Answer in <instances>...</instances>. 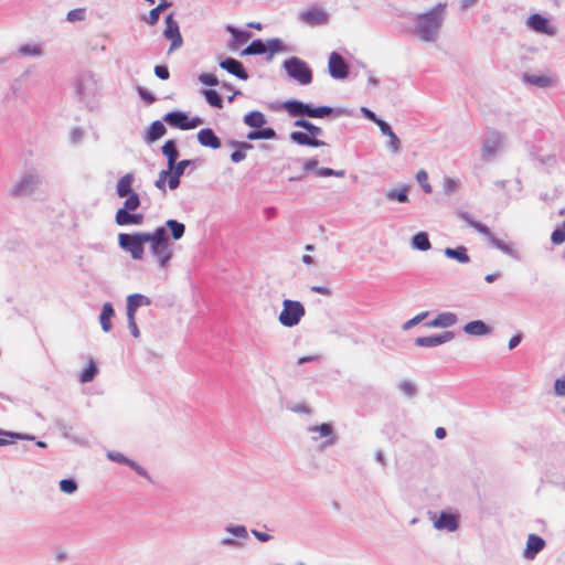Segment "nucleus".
<instances>
[{"mask_svg":"<svg viewBox=\"0 0 565 565\" xmlns=\"http://www.w3.org/2000/svg\"><path fill=\"white\" fill-rule=\"evenodd\" d=\"M140 206V199L136 192H132L127 195V199L124 203V209L128 211H136Z\"/></svg>","mask_w":565,"mask_h":565,"instance_id":"nucleus-39","label":"nucleus"},{"mask_svg":"<svg viewBox=\"0 0 565 565\" xmlns=\"http://www.w3.org/2000/svg\"><path fill=\"white\" fill-rule=\"evenodd\" d=\"M226 31L232 34L231 46L233 49H236L237 46L246 43L252 36L249 32L242 31L239 29L234 28L233 25H227Z\"/></svg>","mask_w":565,"mask_h":565,"instance_id":"nucleus-22","label":"nucleus"},{"mask_svg":"<svg viewBox=\"0 0 565 565\" xmlns=\"http://www.w3.org/2000/svg\"><path fill=\"white\" fill-rule=\"evenodd\" d=\"M454 339V333L450 331H446L443 334L437 335H428V337H419L415 340V344L418 347H437L445 342H448Z\"/></svg>","mask_w":565,"mask_h":565,"instance_id":"nucleus-14","label":"nucleus"},{"mask_svg":"<svg viewBox=\"0 0 565 565\" xmlns=\"http://www.w3.org/2000/svg\"><path fill=\"white\" fill-rule=\"evenodd\" d=\"M427 315H428L427 312H422V313L415 316L414 318H412L408 321H406L404 323L403 328L405 330L411 329L412 327H414L417 323H419L420 321H423L427 317Z\"/></svg>","mask_w":565,"mask_h":565,"instance_id":"nucleus-54","label":"nucleus"},{"mask_svg":"<svg viewBox=\"0 0 565 565\" xmlns=\"http://www.w3.org/2000/svg\"><path fill=\"white\" fill-rule=\"evenodd\" d=\"M203 95L206 99V102L215 107V108H222L223 107V102H222V98L220 97L218 93L214 89H206L203 92Z\"/></svg>","mask_w":565,"mask_h":565,"instance_id":"nucleus-37","label":"nucleus"},{"mask_svg":"<svg viewBox=\"0 0 565 565\" xmlns=\"http://www.w3.org/2000/svg\"><path fill=\"white\" fill-rule=\"evenodd\" d=\"M150 254L160 268H167L173 257V249L164 227L160 226L150 233Z\"/></svg>","mask_w":565,"mask_h":565,"instance_id":"nucleus-1","label":"nucleus"},{"mask_svg":"<svg viewBox=\"0 0 565 565\" xmlns=\"http://www.w3.org/2000/svg\"><path fill=\"white\" fill-rule=\"evenodd\" d=\"M220 66L223 70L227 71L230 74L235 75L239 79L245 81L248 78V74L245 71V68L243 67V64L235 58H231V57L225 58L220 62Z\"/></svg>","mask_w":565,"mask_h":565,"instance_id":"nucleus-16","label":"nucleus"},{"mask_svg":"<svg viewBox=\"0 0 565 565\" xmlns=\"http://www.w3.org/2000/svg\"><path fill=\"white\" fill-rule=\"evenodd\" d=\"M445 255L449 258H454L461 264H466L470 260L469 255L467 254V249L462 246L458 248H446Z\"/></svg>","mask_w":565,"mask_h":565,"instance_id":"nucleus-29","label":"nucleus"},{"mask_svg":"<svg viewBox=\"0 0 565 565\" xmlns=\"http://www.w3.org/2000/svg\"><path fill=\"white\" fill-rule=\"evenodd\" d=\"M160 14L161 12H159L157 8H153L150 10L148 15L142 17V21L150 25H154L159 21Z\"/></svg>","mask_w":565,"mask_h":565,"instance_id":"nucleus-51","label":"nucleus"},{"mask_svg":"<svg viewBox=\"0 0 565 565\" xmlns=\"http://www.w3.org/2000/svg\"><path fill=\"white\" fill-rule=\"evenodd\" d=\"M523 78H524V81L526 83H529L531 85L539 86V87H547V86H551L554 83L552 77H550L547 75H529V74H524Z\"/></svg>","mask_w":565,"mask_h":565,"instance_id":"nucleus-28","label":"nucleus"},{"mask_svg":"<svg viewBox=\"0 0 565 565\" xmlns=\"http://www.w3.org/2000/svg\"><path fill=\"white\" fill-rule=\"evenodd\" d=\"M252 533L260 542H267L271 539V536L269 534L257 531V530H253Z\"/></svg>","mask_w":565,"mask_h":565,"instance_id":"nucleus-61","label":"nucleus"},{"mask_svg":"<svg viewBox=\"0 0 565 565\" xmlns=\"http://www.w3.org/2000/svg\"><path fill=\"white\" fill-rule=\"evenodd\" d=\"M35 184V180L33 177H25L21 180V182L14 186L13 194L22 195L30 193Z\"/></svg>","mask_w":565,"mask_h":565,"instance_id":"nucleus-30","label":"nucleus"},{"mask_svg":"<svg viewBox=\"0 0 565 565\" xmlns=\"http://www.w3.org/2000/svg\"><path fill=\"white\" fill-rule=\"evenodd\" d=\"M115 316L114 308L110 302H106L103 306L102 313L99 317V322L102 326V329L105 332H109L111 330V318Z\"/></svg>","mask_w":565,"mask_h":565,"instance_id":"nucleus-24","label":"nucleus"},{"mask_svg":"<svg viewBox=\"0 0 565 565\" xmlns=\"http://www.w3.org/2000/svg\"><path fill=\"white\" fill-rule=\"evenodd\" d=\"M163 34L168 40L171 41L169 52H172L182 45L183 41L179 30V24L173 19L172 14H169L166 18V28Z\"/></svg>","mask_w":565,"mask_h":565,"instance_id":"nucleus-10","label":"nucleus"},{"mask_svg":"<svg viewBox=\"0 0 565 565\" xmlns=\"http://www.w3.org/2000/svg\"><path fill=\"white\" fill-rule=\"evenodd\" d=\"M291 139L302 146L321 147L324 142L317 138H311L308 134L301 131L291 132Z\"/></svg>","mask_w":565,"mask_h":565,"instance_id":"nucleus-25","label":"nucleus"},{"mask_svg":"<svg viewBox=\"0 0 565 565\" xmlns=\"http://www.w3.org/2000/svg\"><path fill=\"white\" fill-rule=\"evenodd\" d=\"M134 174L132 173H126L125 175H122L118 182H117V186H116V190H117V194L118 196L120 198H125L127 196L128 194L135 192L132 190V183H134Z\"/></svg>","mask_w":565,"mask_h":565,"instance_id":"nucleus-21","label":"nucleus"},{"mask_svg":"<svg viewBox=\"0 0 565 565\" xmlns=\"http://www.w3.org/2000/svg\"><path fill=\"white\" fill-rule=\"evenodd\" d=\"M416 180L418 181L425 193H431L433 189L431 185L428 183V174L425 170L422 169L416 173Z\"/></svg>","mask_w":565,"mask_h":565,"instance_id":"nucleus-42","label":"nucleus"},{"mask_svg":"<svg viewBox=\"0 0 565 565\" xmlns=\"http://www.w3.org/2000/svg\"><path fill=\"white\" fill-rule=\"evenodd\" d=\"M545 546V541L536 535L530 534L526 541V547L524 550L523 556L527 559H534L537 553H540Z\"/></svg>","mask_w":565,"mask_h":565,"instance_id":"nucleus-15","label":"nucleus"},{"mask_svg":"<svg viewBox=\"0 0 565 565\" xmlns=\"http://www.w3.org/2000/svg\"><path fill=\"white\" fill-rule=\"evenodd\" d=\"M434 525L438 530L455 531L458 527V520L455 514L441 512L435 520Z\"/></svg>","mask_w":565,"mask_h":565,"instance_id":"nucleus-18","label":"nucleus"},{"mask_svg":"<svg viewBox=\"0 0 565 565\" xmlns=\"http://www.w3.org/2000/svg\"><path fill=\"white\" fill-rule=\"evenodd\" d=\"M413 246L419 250H427L430 248L428 236L424 232L417 233L413 238Z\"/></svg>","mask_w":565,"mask_h":565,"instance_id":"nucleus-35","label":"nucleus"},{"mask_svg":"<svg viewBox=\"0 0 565 565\" xmlns=\"http://www.w3.org/2000/svg\"><path fill=\"white\" fill-rule=\"evenodd\" d=\"M166 225L170 230L173 239L178 241L184 235L185 226L183 223H180L177 220H168Z\"/></svg>","mask_w":565,"mask_h":565,"instance_id":"nucleus-32","label":"nucleus"},{"mask_svg":"<svg viewBox=\"0 0 565 565\" xmlns=\"http://www.w3.org/2000/svg\"><path fill=\"white\" fill-rule=\"evenodd\" d=\"M287 74L300 85H308L312 82V72L308 64L299 57L292 56L284 62Z\"/></svg>","mask_w":565,"mask_h":565,"instance_id":"nucleus-5","label":"nucleus"},{"mask_svg":"<svg viewBox=\"0 0 565 565\" xmlns=\"http://www.w3.org/2000/svg\"><path fill=\"white\" fill-rule=\"evenodd\" d=\"M305 312V308L299 301L286 299L282 302V310L279 313L278 320L282 326L290 328L300 322Z\"/></svg>","mask_w":565,"mask_h":565,"instance_id":"nucleus-7","label":"nucleus"},{"mask_svg":"<svg viewBox=\"0 0 565 565\" xmlns=\"http://www.w3.org/2000/svg\"><path fill=\"white\" fill-rule=\"evenodd\" d=\"M198 140L204 147L217 149L221 147V140L215 136L212 129H202L198 132Z\"/></svg>","mask_w":565,"mask_h":565,"instance_id":"nucleus-20","label":"nucleus"},{"mask_svg":"<svg viewBox=\"0 0 565 565\" xmlns=\"http://www.w3.org/2000/svg\"><path fill=\"white\" fill-rule=\"evenodd\" d=\"M0 435L3 436V437H0V446L10 444L11 439L22 438V436L20 434L1 431V430H0Z\"/></svg>","mask_w":565,"mask_h":565,"instance_id":"nucleus-52","label":"nucleus"},{"mask_svg":"<svg viewBox=\"0 0 565 565\" xmlns=\"http://www.w3.org/2000/svg\"><path fill=\"white\" fill-rule=\"evenodd\" d=\"M329 72L333 78H345L349 74V67L344 58L337 52L329 56Z\"/></svg>","mask_w":565,"mask_h":565,"instance_id":"nucleus-11","label":"nucleus"},{"mask_svg":"<svg viewBox=\"0 0 565 565\" xmlns=\"http://www.w3.org/2000/svg\"><path fill=\"white\" fill-rule=\"evenodd\" d=\"M102 89V82L93 73H86L78 77L76 82V93L83 100L95 98Z\"/></svg>","mask_w":565,"mask_h":565,"instance_id":"nucleus-6","label":"nucleus"},{"mask_svg":"<svg viewBox=\"0 0 565 565\" xmlns=\"http://www.w3.org/2000/svg\"><path fill=\"white\" fill-rule=\"evenodd\" d=\"M97 373V369L93 362H89V365L84 369V371L81 374V382L87 383L94 380L95 375Z\"/></svg>","mask_w":565,"mask_h":565,"instance_id":"nucleus-43","label":"nucleus"},{"mask_svg":"<svg viewBox=\"0 0 565 565\" xmlns=\"http://www.w3.org/2000/svg\"><path fill=\"white\" fill-rule=\"evenodd\" d=\"M172 170H170L169 168L167 170H162L160 173H159V177L156 181V186L158 189H160L161 191L166 192V182L169 183V180L170 178L172 177Z\"/></svg>","mask_w":565,"mask_h":565,"instance_id":"nucleus-41","label":"nucleus"},{"mask_svg":"<svg viewBox=\"0 0 565 565\" xmlns=\"http://www.w3.org/2000/svg\"><path fill=\"white\" fill-rule=\"evenodd\" d=\"M444 7L438 6L431 12L418 15L417 33L425 41H434L440 26Z\"/></svg>","mask_w":565,"mask_h":565,"instance_id":"nucleus-2","label":"nucleus"},{"mask_svg":"<svg viewBox=\"0 0 565 565\" xmlns=\"http://www.w3.org/2000/svg\"><path fill=\"white\" fill-rule=\"evenodd\" d=\"M107 457L113 460V461H116V462H120V463H126L130 467H135V462L131 461L130 459H128L127 457H125L120 452H116V451H109L107 454Z\"/></svg>","mask_w":565,"mask_h":565,"instance_id":"nucleus-47","label":"nucleus"},{"mask_svg":"<svg viewBox=\"0 0 565 565\" xmlns=\"http://www.w3.org/2000/svg\"><path fill=\"white\" fill-rule=\"evenodd\" d=\"M150 239V233L137 232L132 234L120 233L118 244L121 249L129 252L134 259H142L145 255L143 244Z\"/></svg>","mask_w":565,"mask_h":565,"instance_id":"nucleus-3","label":"nucleus"},{"mask_svg":"<svg viewBox=\"0 0 565 565\" xmlns=\"http://www.w3.org/2000/svg\"><path fill=\"white\" fill-rule=\"evenodd\" d=\"M199 81L207 86H216L218 84V79L214 74L203 73L199 76Z\"/></svg>","mask_w":565,"mask_h":565,"instance_id":"nucleus-49","label":"nucleus"},{"mask_svg":"<svg viewBox=\"0 0 565 565\" xmlns=\"http://www.w3.org/2000/svg\"><path fill=\"white\" fill-rule=\"evenodd\" d=\"M131 211H128L126 209H119L116 212L115 221L118 225L125 226L129 224L140 225L143 222V215L142 214H132Z\"/></svg>","mask_w":565,"mask_h":565,"instance_id":"nucleus-17","label":"nucleus"},{"mask_svg":"<svg viewBox=\"0 0 565 565\" xmlns=\"http://www.w3.org/2000/svg\"><path fill=\"white\" fill-rule=\"evenodd\" d=\"M154 74L160 78V79H168L169 76H170V73H169V70L167 66L164 65H157L154 66Z\"/></svg>","mask_w":565,"mask_h":565,"instance_id":"nucleus-55","label":"nucleus"},{"mask_svg":"<svg viewBox=\"0 0 565 565\" xmlns=\"http://www.w3.org/2000/svg\"><path fill=\"white\" fill-rule=\"evenodd\" d=\"M555 393L559 396H565V376L555 381Z\"/></svg>","mask_w":565,"mask_h":565,"instance_id":"nucleus-56","label":"nucleus"},{"mask_svg":"<svg viewBox=\"0 0 565 565\" xmlns=\"http://www.w3.org/2000/svg\"><path fill=\"white\" fill-rule=\"evenodd\" d=\"M457 322V316L452 312H443L437 316L439 328H447Z\"/></svg>","mask_w":565,"mask_h":565,"instance_id":"nucleus-38","label":"nucleus"},{"mask_svg":"<svg viewBox=\"0 0 565 565\" xmlns=\"http://www.w3.org/2000/svg\"><path fill=\"white\" fill-rule=\"evenodd\" d=\"M164 121L169 125L182 130L194 129L202 125V119L199 117L189 118L184 113L172 111L164 116Z\"/></svg>","mask_w":565,"mask_h":565,"instance_id":"nucleus-8","label":"nucleus"},{"mask_svg":"<svg viewBox=\"0 0 565 565\" xmlns=\"http://www.w3.org/2000/svg\"><path fill=\"white\" fill-rule=\"evenodd\" d=\"M267 47L262 40L253 41L243 52V55L264 54Z\"/></svg>","mask_w":565,"mask_h":565,"instance_id":"nucleus-33","label":"nucleus"},{"mask_svg":"<svg viewBox=\"0 0 565 565\" xmlns=\"http://www.w3.org/2000/svg\"><path fill=\"white\" fill-rule=\"evenodd\" d=\"M244 121L249 127L260 128L265 125L266 119L260 111H252L245 116Z\"/></svg>","mask_w":565,"mask_h":565,"instance_id":"nucleus-31","label":"nucleus"},{"mask_svg":"<svg viewBox=\"0 0 565 565\" xmlns=\"http://www.w3.org/2000/svg\"><path fill=\"white\" fill-rule=\"evenodd\" d=\"M311 290L313 292H317V294H320V295H323V296H330L331 295L330 288L324 287V286H312Z\"/></svg>","mask_w":565,"mask_h":565,"instance_id":"nucleus-62","label":"nucleus"},{"mask_svg":"<svg viewBox=\"0 0 565 565\" xmlns=\"http://www.w3.org/2000/svg\"><path fill=\"white\" fill-rule=\"evenodd\" d=\"M127 317H128V326H129V329L131 331V334L135 338H138L140 335V332H139V329L137 327L135 316H127Z\"/></svg>","mask_w":565,"mask_h":565,"instance_id":"nucleus-57","label":"nucleus"},{"mask_svg":"<svg viewBox=\"0 0 565 565\" xmlns=\"http://www.w3.org/2000/svg\"><path fill=\"white\" fill-rule=\"evenodd\" d=\"M463 331L470 335H484L491 332V328L481 320H475L467 323Z\"/></svg>","mask_w":565,"mask_h":565,"instance_id":"nucleus-23","label":"nucleus"},{"mask_svg":"<svg viewBox=\"0 0 565 565\" xmlns=\"http://www.w3.org/2000/svg\"><path fill=\"white\" fill-rule=\"evenodd\" d=\"M21 53L28 55H40L41 50L38 46L24 45L20 49Z\"/></svg>","mask_w":565,"mask_h":565,"instance_id":"nucleus-58","label":"nucleus"},{"mask_svg":"<svg viewBox=\"0 0 565 565\" xmlns=\"http://www.w3.org/2000/svg\"><path fill=\"white\" fill-rule=\"evenodd\" d=\"M300 20L305 23L315 26L326 24L328 21V14L319 8H310L299 15Z\"/></svg>","mask_w":565,"mask_h":565,"instance_id":"nucleus-12","label":"nucleus"},{"mask_svg":"<svg viewBox=\"0 0 565 565\" xmlns=\"http://www.w3.org/2000/svg\"><path fill=\"white\" fill-rule=\"evenodd\" d=\"M150 299L140 294L129 295L127 297V316H136L137 309L141 306H149Z\"/></svg>","mask_w":565,"mask_h":565,"instance_id":"nucleus-19","label":"nucleus"},{"mask_svg":"<svg viewBox=\"0 0 565 565\" xmlns=\"http://www.w3.org/2000/svg\"><path fill=\"white\" fill-rule=\"evenodd\" d=\"M461 217L471 226L473 227L477 232H479L481 235H483L493 246H495L497 248L503 250L504 253H510L511 252V248L505 245L503 242H501L500 239H498L493 233L490 231V228L488 226H486L484 224H481L479 222H476L473 221L468 213H462L461 214Z\"/></svg>","mask_w":565,"mask_h":565,"instance_id":"nucleus-9","label":"nucleus"},{"mask_svg":"<svg viewBox=\"0 0 565 565\" xmlns=\"http://www.w3.org/2000/svg\"><path fill=\"white\" fill-rule=\"evenodd\" d=\"M375 124L380 127L381 131H382L384 135H386L387 137L393 132V130L391 129V127L388 126V124H386L385 121H383V120L379 119V120H376V122H375Z\"/></svg>","mask_w":565,"mask_h":565,"instance_id":"nucleus-60","label":"nucleus"},{"mask_svg":"<svg viewBox=\"0 0 565 565\" xmlns=\"http://www.w3.org/2000/svg\"><path fill=\"white\" fill-rule=\"evenodd\" d=\"M388 137H390V146H391L392 150L394 152H397L399 150V145H401L399 139L397 138V136L394 132H392Z\"/></svg>","mask_w":565,"mask_h":565,"instance_id":"nucleus-59","label":"nucleus"},{"mask_svg":"<svg viewBox=\"0 0 565 565\" xmlns=\"http://www.w3.org/2000/svg\"><path fill=\"white\" fill-rule=\"evenodd\" d=\"M275 136V131L271 128H266L259 131L250 132L247 137L249 140L254 139H270Z\"/></svg>","mask_w":565,"mask_h":565,"instance_id":"nucleus-46","label":"nucleus"},{"mask_svg":"<svg viewBox=\"0 0 565 565\" xmlns=\"http://www.w3.org/2000/svg\"><path fill=\"white\" fill-rule=\"evenodd\" d=\"M190 164L189 160H181L180 162L174 163V168L172 169V177L169 180V188L174 190L180 184V177L183 174L185 168Z\"/></svg>","mask_w":565,"mask_h":565,"instance_id":"nucleus-26","label":"nucleus"},{"mask_svg":"<svg viewBox=\"0 0 565 565\" xmlns=\"http://www.w3.org/2000/svg\"><path fill=\"white\" fill-rule=\"evenodd\" d=\"M85 14H86V12H85L84 8L73 9V10L68 11L67 20L70 22L82 21L85 19Z\"/></svg>","mask_w":565,"mask_h":565,"instance_id":"nucleus-48","label":"nucleus"},{"mask_svg":"<svg viewBox=\"0 0 565 565\" xmlns=\"http://www.w3.org/2000/svg\"><path fill=\"white\" fill-rule=\"evenodd\" d=\"M295 126L306 129L308 131V135L311 138H316L317 136H319L322 132L320 127H317V126L312 125L311 122H309V121H307L305 119L296 120L295 121Z\"/></svg>","mask_w":565,"mask_h":565,"instance_id":"nucleus-36","label":"nucleus"},{"mask_svg":"<svg viewBox=\"0 0 565 565\" xmlns=\"http://www.w3.org/2000/svg\"><path fill=\"white\" fill-rule=\"evenodd\" d=\"M399 390L407 396H412L416 393V386L409 381H404L399 384Z\"/></svg>","mask_w":565,"mask_h":565,"instance_id":"nucleus-53","label":"nucleus"},{"mask_svg":"<svg viewBox=\"0 0 565 565\" xmlns=\"http://www.w3.org/2000/svg\"><path fill=\"white\" fill-rule=\"evenodd\" d=\"M60 489L65 493H73L77 489V486L72 479H63L60 482Z\"/></svg>","mask_w":565,"mask_h":565,"instance_id":"nucleus-50","label":"nucleus"},{"mask_svg":"<svg viewBox=\"0 0 565 565\" xmlns=\"http://www.w3.org/2000/svg\"><path fill=\"white\" fill-rule=\"evenodd\" d=\"M166 134V127L161 121H154L148 131V140L154 141Z\"/></svg>","mask_w":565,"mask_h":565,"instance_id":"nucleus-34","label":"nucleus"},{"mask_svg":"<svg viewBox=\"0 0 565 565\" xmlns=\"http://www.w3.org/2000/svg\"><path fill=\"white\" fill-rule=\"evenodd\" d=\"M527 25L535 30L536 32L553 35L555 33L554 28L550 24V21L541 15L540 13H535L530 15L527 20Z\"/></svg>","mask_w":565,"mask_h":565,"instance_id":"nucleus-13","label":"nucleus"},{"mask_svg":"<svg viewBox=\"0 0 565 565\" xmlns=\"http://www.w3.org/2000/svg\"><path fill=\"white\" fill-rule=\"evenodd\" d=\"M318 359H319V356H318V355L300 356V358L298 359L297 363H298L299 365H301V364H305V363H307V362H311V361H315V360H318Z\"/></svg>","mask_w":565,"mask_h":565,"instance_id":"nucleus-63","label":"nucleus"},{"mask_svg":"<svg viewBox=\"0 0 565 565\" xmlns=\"http://www.w3.org/2000/svg\"><path fill=\"white\" fill-rule=\"evenodd\" d=\"M284 108L290 116H294V117L306 115V116L312 117V118H323L333 113V109L331 107L320 106V107L312 108L310 105L303 104L298 100L286 102L284 104Z\"/></svg>","mask_w":565,"mask_h":565,"instance_id":"nucleus-4","label":"nucleus"},{"mask_svg":"<svg viewBox=\"0 0 565 565\" xmlns=\"http://www.w3.org/2000/svg\"><path fill=\"white\" fill-rule=\"evenodd\" d=\"M551 241L555 245H559L565 242V220L561 227L553 231Z\"/></svg>","mask_w":565,"mask_h":565,"instance_id":"nucleus-44","label":"nucleus"},{"mask_svg":"<svg viewBox=\"0 0 565 565\" xmlns=\"http://www.w3.org/2000/svg\"><path fill=\"white\" fill-rule=\"evenodd\" d=\"M162 153L168 159L169 169L172 170L174 168V163L178 159V150L175 142L173 140H167L162 146Z\"/></svg>","mask_w":565,"mask_h":565,"instance_id":"nucleus-27","label":"nucleus"},{"mask_svg":"<svg viewBox=\"0 0 565 565\" xmlns=\"http://www.w3.org/2000/svg\"><path fill=\"white\" fill-rule=\"evenodd\" d=\"M245 158V153L242 152V151H234L232 154H231V159L233 162H239L242 161L243 159Z\"/></svg>","mask_w":565,"mask_h":565,"instance_id":"nucleus-64","label":"nucleus"},{"mask_svg":"<svg viewBox=\"0 0 565 565\" xmlns=\"http://www.w3.org/2000/svg\"><path fill=\"white\" fill-rule=\"evenodd\" d=\"M386 198L388 200H397L398 202L401 203H405L408 201V196H407V189L406 188H403L401 189L399 191H396V190H390L386 194Z\"/></svg>","mask_w":565,"mask_h":565,"instance_id":"nucleus-40","label":"nucleus"},{"mask_svg":"<svg viewBox=\"0 0 565 565\" xmlns=\"http://www.w3.org/2000/svg\"><path fill=\"white\" fill-rule=\"evenodd\" d=\"M311 433H318L320 437H330L332 435V426L330 424H321L318 426L310 427Z\"/></svg>","mask_w":565,"mask_h":565,"instance_id":"nucleus-45","label":"nucleus"}]
</instances>
